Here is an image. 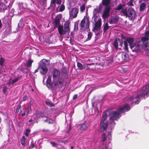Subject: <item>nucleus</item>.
Instances as JSON below:
<instances>
[{
	"mask_svg": "<svg viewBox=\"0 0 149 149\" xmlns=\"http://www.w3.org/2000/svg\"><path fill=\"white\" fill-rule=\"evenodd\" d=\"M65 9V6L63 4H62L60 7L59 10L60 12L63 11Z\"/></svg>",
	"mask_w": 149,
	"mask_h": 149,
	"instance_id": "45",
	"label": "nucleus"
},
{
	"mask_svg": "<svg viewBox=\"0 0 149 149\" xmlns=\"http://www.w3.org/2000/svg\"><path fill=\"white\" fill-rule=\"evenodd\" d=\"M7 85L8 86H10L11 84H13L14 83H13V81L12 80V78H10L9 80L8 81L7 83Z\"/></svg>",
	"mask_w": 149,
	"mask_h": 149,
	"instance_id": "43",
	"label": "nucleus"
},
{
	"mask_svg": "<svg viewBox=\"0 0 149 149\" xmlns=\"http://www.w3.org/2000/svg\"><path fill=\"white\" fill-rule=\"evenodd\" d=\"M92 33L91 32H88V37L86 40V41L90 40L92 37Z\"/></svg>",
	"mask_w": 149,
	"mask_h": 149,
	"instance_id": "36",
	"label": "nucleus"
},
{
	"mask_svg": "<svg viewBox=\"0 0 149 149\" xmlns=\"http://www.w3.org/2000/svg\"><path fill=\"white\" fill-rule=\"evenodd\" d=\"M5 58L2 57L0 58V65L2 66L3 65V63L5 61Z\"/></svg>",
	"mask_w": 149,
	"mask_h": 149,
	"instance_id": "46",
	"label": "nucleus"
},
{
	"mask_svg": "<svg viewBox=\"0 0 149 149\" xmlns=\"http://www.w3.org/2000/svg\"><path fill=\"white\" fill-rule=\"evenodd\" d=\"M124 6V4H119L118 6L116 8H115V9L118 10H120L121 9L122 10V9H123V7Z\"/></svg>",
	"mask_w": 149,
	"mask_h": 149,
	"instance_id": "34",
	"label": "nucleus"
},
{
	"mask_svg": "<svg viewBox=\"0 0 149 149\" xmlns=\"http://www.w3.org/2000/svg\"><path fill=\"white\" fill-rule=\"evenodd\" d=\"M108 23H106L103 25L104 28L103 31L104 32H105L109 27V26H108Z\"/></svg>",
	"mask_w": 149,
	"mask_h": 149,
	"instance_id": "37",
	"label": "nucleus"
},
{
	"mask_svg": "<svg viewBox=\"0 0 149 149\" xmlns=\"http://www.w3.org/2000/svg\"><path fill=\"white\" fill-rule=\"evenodd\" d=\"M34 144L32 142V143H31L30 145V147L31 148H33L34 147Z\"/></svg>",
	"mask_w": 149,
	"mask_h": 149,
	"instance_id": "62",
	"label": "nucleus"
},
{
	"mask_svg": "<svg viewBox=\"0 0 149 149\" xmlns=\"http://www.w3.org/2000/svg\"><path fill=\"white\" fill-rule=\"evenodd\" d=\"M56 0H51V4L54 5V7L56 6Z\"/></svg>",
	"mask_w": 149,
	"mask_h": 149,
	"instance_id": "56",
	"label": "nucleus"
},
{
	"mask_svg": "<svg viewBox=\"0 0 149 149\" xmlns=\"http://www.w3.org/2000/svg\"><path fill=\"white\" fill-rule=\"evenodd\" d=\"M24 111L25 112L26 114L27 115V116L28 115V113H29V109H25L24 110Z\"/></svg>",
	"mask_w": 149,
	"mask_h": 149,
	"instance_id": "57",
	"label": "nucleus"
},
{
	"mask_svg": "<svg viewBox=\"0 0 149 149\" xmlns=\"http://www.w3.org/2000/svg\"><path fill=\"white\" fill-rule=\"evenodd\" d=\"M146 4L145 2L142 3L140 5L139 10L140 11H142L144 10L146 8Z\"/></svg>",
	"mask_w": 149,
	"mask_h": 149,
	"instance_id": "30",
	"label": "nucleus"
},
{
	"mask_svg": "<svg viewBox=\"0 0 149 149\" xmlns=\"http://www.w3.org/2000/svg\"><path fill=\"white\" fill-rule=\"evenodd\" d=\"M111 0H102V5L104 8L102 14V17L104 19L107 18L109 15V12L111 10Z\"/></svg>",
	"mask_w": 149,
	"mask_h": 149,
	"instance_id": "3",
	"label": "nucleus"
},
{
	"mask_svg": "<svg viewBox=\"0 0 149 149\" xmlns=\"http://www.w3.org/2000/svg\"><path fill=\"white\" fill-rule=\"evenodd\" d=\"M125 41H127V43H128L130 47L133 44V43L134 42V38L130 37H127L126 38V40Z\"/></svg>",
	"mask_w": 149,
	"mask_h": 149,
	"instance_id": "23",
	"label": "nucleus"
},
{
	"mask_svg": "<svg viewBox=\"0 0 149 149\" xmlns=\"http://www.w3.org/2000/svg\"><path fill=\"white\" fill-rule=\"evenodd\" d=\"M55 81L58 84V88H61L63 86L64 80L63 78H59L58 79V80Z\"/></svg>",
	"mask_w": 149,
	"mask_h": 149,
	"instance_id": "22",
	"label": "nucleus"
},
{
	"mask_svg": "<svg viewBox=\"0 0 149 149\" xmlns=\"http://www.w3.org/2000/svg\"><path fill=\"white\" fill-rule=\"evenodd\" d=\"M6 29L5 31L3 33V35L4 38L7 36L11 34L12 33L11 27H6Z\"/></svg>",
	"mask_w": 149,
	"mask_h": 149,
	"instance_id": "21",
	"label": "nucleus"
},
{
	"mask_svg": "<svg viewBox=\"0 0 149 149\" xmlns=\"http://www.w3.org/2000/svg\"><path fill=\"white\" fill-rule=\"evenodd\" d=\"M18 126L20 127H22L23 126V123L21 121H19L18 123Z\"/></svg>",
	"mask_w": 149,
	"mask_h": 149,
	"instance_id": "55",
	"label": "nucleus"
},
{
	"mask_svg": "<svg viewBox=\"0 0 149 149\" xmlns=\"http://www.w3.org/2000/svg\"><path fill=\"white\" fill-rule=\"evenodd\" d=\"M28 99V97L27 95H25L23 97L22 99L21 100V103L22 102L25 101Z\"/></svg>",
	"mask_w": 149,
	"mask_h": 149,
	"instance_id": "50",
	"label": "nucleus"
},
{
	"mask_svg": "<svg viewBox=\"0 0 149 149\" xmlns=\"http://www.w3.org/2000/svg\"><path fill=\"white\" fill-rule=\"evenodd\" d=\"M127 4L128 6H134L133 3V0H130L129 2L127 3Z\"/></svg>",
	"mask_w": 149,
	"mask_h": 149,
	"instance_id": "53",
	"label": "nucleus"
},
{
	"mask_svg": "<svg viewBox=\"0 0 149 149\" xmlns=\"http://www.w3.org/2000/svg\"><path fill=\"white\" fill-rule=\"evenodd\" d=\"M130 109V107L128 104H126L118 108L112 112V120H117L121 116V113L127 112Z\"/></svg>",
	"mask_w": 149,
	"mask_h": 149,
	"instance_id": "1",
	"label": "nucleus"
},
{
	"mask_svg": "<svg viewBox=\"0 0 149 149\" xmlns=\"http://www.w3.org/2000/svg\"><path fill=\"white\" fill-rule=\"evenodd\" d=\"M34 123L33 122H32L31 123H28V121L27 122V124L29 126V128H31L33 125L34 124Z\"/></svg>",
	"mask_w": 149,
	"mask_h": 149,
	"instance_id": "52",
	"label": "nucleus"
},
{
	"mask_svg": "<svg viewBox=\"0 0 149 149\" xmlns=\"http://www.w3.org/2000/svg\"><path fill=\"white\" fill-rule=\"evenodd\" d=\"M130 47L133 52L137 53L141 51L140 45L137 41L135 42Z\"/></svg>",
	"mask_w": 149,
	"mask_h": 149,
	"instance_id": "12",
	"label": "nucleus"
},
{
	"mask_svg": "<svg viewBox=\"0 0 149 149\" xmlns=\"http://www.w3.org/2000/svg\"><path fill=\"white\" fill-rule=\"evenodd\" d=\"M124 47L123 49L127 51L128 50V44L127 41H124L123 42Z\"/></svg>",
	"mask_w": 149,
	"mask_h": 149,
	"instance_id": "35",
	"label": "nucleus"
},
{
	"mask_svg": "<svg viewBox=\"0 0 149 149\" xmlns=\"http://www.w3.org/2000/svg\"><path fill=\"white\" fill-rule=\"evenodd\" d=\"M2 20L4 24L5 25V27H11L10 24L11 19V18L9 17V16H5L2 19Z\"/></svg>",
	"mask_w": 149,
	"mask_h": 149,
	"instance_id": "13",
	"label": "nucleus"
},
{
	"mask_svg": "<svg viewBox=\"0 0 149 149\" xmlns=\"http://www.w3.org/2000/svg\"><path fill=\"white\" fill-rule=\"evenodd\" d=\"M149 91V84L146 85L143 88L141 91L142 95L143 96L146 95V96H148Z\"/></svg>",
	"mask_w": 149,
	"mask_h": 149,
	"instance_id": "17",
	"label": "nucleus"
},
{
	"mask_svg": "<svg viewBox=\"0 0 149 149\" xmlns=\"http://www.w3.org/2000/svg\"><path fill=\"white\" fill-rule=\"evenodd\" d=\"M8 89V88L6 86H4L3 87V92L4 94H6Z\"/></svg>",
	"mask_w": 149,
	"mask_h": 149,
	"instance_id": "48",
	"label": "nucleus"
},
{
	"mask_svg": "<svg viewBox=\"0 0 149 149\" xmlns=\"http://www.w3.org/2000/svg\"><path fill=\"white\" fill-rule=\"evenodd\" d=\"M33 62V60L31 59H29L26 62L25 64V66L27 67H30L32 65V63Z\"/></svg>",
	"mask_w": 149,
	"mask_h": 149,
	"instance_id": "31",
	"label": "nucleus"
},
{
	"mask_svg": "<svg viewBox=\"0 0 149 149\" xmlns=\"http://www.w3.org/2000/svg\"><path fill=\"white\" fill-rule=\"evenodd\" d=\"M55 40L56 39L55 38H53V36L51 35L48 37V39L46 42L50 43H52V42H54Z\"/></svg>",
	"mask_w": 149,
	"mask_h": 149,
	"instance_id": "27",
	"label": "nucleus"
},
{
	"mask_svg": "<svg viewBox=\"0 0 149 149\" xmlns=\"http://www.w3.org/2000/svg\"><path fill=\"white\" fill-rule=\"evenodd\" d=\"M102 138H103L102 140H106V137L104 134L102 136Z\"/></svg>",
	"mask_w": 149,
	"mask_h": 149,
	"instance_id": "59",
	"label": "nucleus"
},
{
	"mask_svg": "<svg viewBox=\"0 0 149 149\" xmlns=\"http://www.w3.org/2000/svg\"><path fill=\"white\" fill-rule=\"evenodd\" d=\"M58 30L60 35L62 36L66 34V32H68L70 31L69 23L66 22L64 24V29L63 26L59 25L58 27Z\"/></svg>",
	"mask_w": 149,
	"mask_h": 149,
	"instance_id": "6",
	"label": "nucleus"
},
{
	"mask_svg": "<svg viewBox=\"0 0 149 149\" xmlns=\"http://www.w3.org/2000/svg\"><path fill=\"white\" fill-rule=\"evenodd\" d=\"M78 97V95L77 94L74 95L72 99L75 100Z\"/></svg>",
	"mask_w": 149,
	"mask_h": 149,
	"instance_id": "60",
	"label": "nucleus"
},
{
	"mask_svg": "<svg viewBox=\"0 0 149 149\" xmlns=\"http://www.w3.org/2000/svg\"><path fill=\"white\" fill-rule=\"evenodd\" d=\"M54 80L59 78L60 75V72L56 69H54L52 72Z\"/></svg>",
	"mask_w": 149,
	"mask_h": 149,
	"instance_id": "15",
	"label": "nucleus"
},
{
	"mask_svg": "<svg viewBox=\"0 0 149 149\" xmlns=\"http://www.w3.org/2000/svg\"><path fill=\"white\" fill-rule=\"evenodd\" d=\"M99 8L100 9H99L97 8L95 9H94L93 12V16L92 17V19H98V18H100L99 17H98L99 13L100 12V10L101 9V7L100 6V5L99 6Z\"/></svg>",
	"mask_w": 149,
	"mask_h": 149,
	"instance_id": "18",
	"label": "nucleus"
},
{
	"mask_svg": "<svg viewBox=\"0 0 149 149\" xmlns=\"http://www.w3.org/2000/svg\"><path fill=\"white\" fill-rule=\"evenodd\" d=\"M45 103L46 105L50 107H53L55 105L54 104L51 102L46 101Z\"/></svg>",
	"mask_w": 149,
	"mask_h": 149,
	"instance_id": "40",
	"label": "nucleus"
},
{
	"mask_svg": "<svg viewBox=\"0 0 149 149\" xmlns=\"http://www.w3.org/2000/svg\"><path fill=\"white\" fill-rule=\"evenodd\" d=\"M149 44V42L148 41L144 43H143V45H142V47L143 49L146 48L148 46Z\"/></svg>",
	"mask_w": 149,
	"mask_h": 149,
	"instance_id": "42",
	"label": "nucleus"
},
{
	"mask_svg": "<svg viewBox=\"0 0 149 149\" xmlns=\"http://www.w3.org/2000/svg\"><path fill=\"white\" fill-rule=\"evenodd\" d=\"M51 143L52 145V146H55L56 145V144L54 142H51Z\"/></svg>",
	"mask_w": 149,
	"mask_h": 149,
	"instance_id": "63",
	"label": "nucleus"
},
{
	"mask_svg": "<svg viewBox=\"0 0 149 149\" xmlns=\"http://www.w3.org/2000/svg\"><path fill=\"white\" fill-rule=\"evenodd\" d=\"M118 39H116L114 40L113 45L116 49H118Z\"/></svg>",
	"mask_w": 149,
	"mask_h": 149,
	"instance_id": "38",
	"label": "nucleus"
},
{
	"mask_svg": "<svg viewBox=\"0 0 149 149\" xmlns=\"http://www.w3.org/2000/svg\"><path fill=\"white\" fill-rule=\"evenodd\" d=\"M7 10L6 6L3 3L0 2V12H4L6 10Z\"/></svg>",
	"mask_w": 149,
	"mask_h": 149,
	"instance_id": "29",
	"label": "nucleus"
},
{
	"mask_svg": "<svg viewBox=\"0 0 149 149\" xmlns=\"http://www.w3.org/2000/svg\"><path fill=\"white\" fill-rule=\"evenodd\" d=\"M121 38L122 39L126 40V38H127V37H126V36H124L123 35H121Z\"/></svg>",
	"mask_w": 149,
	"mask_h": 149,
	"instance_id": "61",
	"label": "nucleus"
},
{
	"mask_svg": "<svg viewBox=\"0 0 149 149\" xmlns=\"http://www.w3.org/2000/svg\"><path fill=\"white\" fill-rule=\"evenodd\" d=\"M30 132L31 130L30 128L28 127L26 128L25 130L24 131V134L26 136H29Z\"/></svg>",
	"mask_w": 149,
	"mask_h": 149,
	"instance_id": "32",
	"label": "nucleus"
},
{
	"mask_svg": "<svg viewBox=\"0 0 149 149\" xmlns=\"http://www.w3.org/2000/svg\"><path fill=\"white\" fill-rule=\"evenodd\" d=\"M61 72L63 75H67L68 73V71L65 68H63Z\"/></svg>",
	"mask_w": 149,
	"mask_h": 149,
	"instance_id": "41",
	"label": "nucleus"
},
{
	"mask_svg": "<svg viewBox=\"0 0 149 149\" xmlns=\"http://www.w3.org/2000/svg\"><path fill=\"white\" fill-rule=\"evenodd\" d=\"M112 111L111 109H107L104 112L103 115V118L101 121V129H102V131L105 130L107 128L108 124V122L105 120L107 117L110 115L109 119L112 120Z\"/></svg>",
	"mask_w": 149,
	"mask_h": 149,
	"instance_id": "2",
	"label": "nucleus"
},
{
	"mask_svg": "<svg viewBox=\"0 0 149 149\" xmlns=\"http://www.w3.org/2000/svg\"><path fill=\"white\" fill-rule=\"evenodd\" d=\"M36 115L37 116V117H38L40 116V117L39 118H43L42 120L43 121V120H45L46 119V118H43L42 117V116H43V117H46V116H45L43 114H42L39 113H37L36 114Z\"/></svg>",
	"mask_w": 149,
	"mask_h": 149,
	"instance_id": "47",
	"label": "nucleus"
},
{
	"mask_svg": "<svg viewBox=\"0 0 149 149\" xmlns=\"http://www.w3.org/2000/svg\"><path fill=\"white\" fill-rule=\"evenodd\" d=\"M87 123L86 122L84 123L79 125V128L81 130H85L87 128Z\"/></svg>",
	"mask_w": 149,
	"mask_h": 149,
	"instance_id": "26",
	"label": "nucleus"
},
{
	"mask_svg": "<svg viewBox=\"0 0 149 149\" xmlns=\"http://www.w3.org/2000/svg\"><path fill=\"white\" fill-rule=\"evenodd\" d=\"M47 62V60L43 59L38 64L40 68V72L41 74L44 75L46 74L48 71L47 66L46 63Z\"/></svg>",
	"mask_w": 149,
	"mask_h": 149,
	"instance_id": "5",
	"label": "nucleus"
},
{
	"mask_svg": "<svg viewBox=\"0 0 149 149\" xmlns=\"http://www.w3.org/2000/svg\"><path fill=\"white\" fill-rule=\"evenodd\" d=\"M42 117L46 118V119L43 120V121L45 122H47L49 124H52L54 122V120L51 118H48L47 117H43L42 116Z\"/></svg>",
	"mask_w": 149,
	"mask_h": 149,
	"instance_id": "24",
	"label": "nucleus"
},
{
	"mask_svg": "<svg viewBox=\"0 0 149 149\" xmlns=\"http://www.w3.org/2000/svg\"><path fill=\"white\" fill-rule=\"evenodd\" d=\"M79 10L77 8L74 7L71 9L69 12V14L71 17L73 18H76L77 15Z\"/></svg>",
	"mask_w": 149,
	"mask_h": 149,
	"instance_id": "14",
	"label": "nucleus"
},
{
	"mask_svg": "<svg viewBox=\"0 0 149 149\" xmlns=\"http://www.w3.org/2000/svg\"><path fill=\"white\" fill-rule=\"evenodd\" d=\"M85 8V6L84 4H83L80 7V11L82 12H83Z\"/></svg>",
	"mask_w": 149,
	"mask_h": 149,
	"instance_id": "49",
	"label": "nucleus"
},
{
	"mask_svg": "<svg viewBox=\"0 0 149 149\" xmlns=\"http://www.w3.org/2000/svg\"><path fill=\"white\" fill-rule=\"evenodd\" d=\"M95 65V63H91L88 64H84L83 65L84 66V69H85L86 70H93V67H90V66L93 65Z\"/></svg>",
	"mask_w": 149,
	"mask_h": 149,
	"instance_id": "20",
	"label": "nucleus"
},
{
	"mask_svg": "<svg viewBox=\"0 0 149 149\" xmlns=\"http://www.w3.org/2000/svg\"><path fill=\"white\" fill-rule=\"evenodd\" d=\"M118 40L119 43V46L122 47L123 44V40H121L120 39H118Z\"/></svg>",
	"mask_w": 149,
	"mask_h": 149,
	"instance_id": "54",
	"label": "nucleus"
},
{
	"mask_svg": "<svg viewBox=\"0 0 149 149\" xmlns=\"http://www.w3.org/2000/svg\"><path fill=\"white\" fill-rule=\"evenodd\" d=\"M21 77V76H18L16 78H15L13 80H12L14 84L19 79H20Z\"/></svg>",
	"mask_w": 149,
	"mask_h": 149,
	"instance_id": "44",
	"label": "nucleus"
},
{
	"mask_svg": "<svg viewBox=\"0 0 149 149\" xmlns=\"http://www.w3.org/2000/svg\"><path fill=\"white\" fill-rule=\"evenodd\" d=\"M92 108L89 110L88 114L90 115H93L95 113L96 110L99 112L100 110L101 105L100 104H97L96 105V108H94V105L93 103H92Z\"/></svg>",
	"mask_w": 149,
	"mask_h": 149,
	"instance_id": "11",
	"label": "nucleus"
},
{
	"mask_svg": "<svg viewBox=\"0 0 149 149\" xmlns=\"http://www.w3.org/2000/svg\"><path fill=\"white\" fill-rule=\"evenodd\" d=\"M21 102H20L18 105L16 109V112H17V113H18L19 112V110L21 109Z\"/></svg>",
	"mask_w": 149,
	"mask_h": 149,
	"instance_id": "51",
	"label": "nucleus"
},
{
	"mask_svg": "<svg viewBox=\"0 0 149 149\" xmlns=\"http://www.w3.org/2000/svg\"><path fill=\"white\" fill-rule=\"evenodd\" d=\"M61 1L62 0H56V3L59 5L61 4Z\"/></svg>",
	"mask_w": 149,
	"mask_h": 149,
	"instance_id": "58",
	"label": "nucleus"
},
{
	"mask_svg": "<svg viewBox=\"0 0 149 149\" xmlns=\"http://www.w3.org/2000/svg\"><path fill=\"white\" fill-rule=\"evenodd\" d=\"M149 31H148L145 33V36L141 38V41L143 43L148 41L149 40Z\"/></svg>",
	"mask_w": 149,
	"mask_h": 149,
	"instance_id": "19",
	"label": "nucleus"
},
{
	"mask_svg": "<svg viewBox=\"0 0 149 149\" xmlns=\"http://www.w3.org/2000/svg\"><path fill=\"white\" fill-rule=\"evenodd\" d=\"M77 66L79 68L80 70L84 69L83 65L79 62H77Z\"/></svg>",
	"mask_w": 149,
	"mask_h": 149,
	"instance_id": "39",
	"label": "nucleus"
},
{
	"mask_svg": "<svg viewBox=\"0 0 149 149\" xmlns=\"http://www.w3.org/2000/svg\"><path fill=\"white\" fill-rule=\"evenodd\" d=\"M93 23H95L94 27L93 28V31L95 32H97L100 30L102 24V20L100 18L98 19H93Z\"/></svg>",
	"mask_w": 149,
	"mask_h": 149,
	"instance_id": "10",
	"label": "nucleus"
},
{
	"mask_svg": "<svg viewBox=\"0 0 149 149\" xmlns=\"http://www.w3.org/2000/svg\"><path fill=\"white\" fill-rule=\"evenodd\" d=\"M90 21L88 17H84L83 19L81 21L80 24V30L83 31L89 27Z\"/></svg>",
	"mask_w": 149,
	"mask_h": 149,
	"instance_id": "8",
	"label": "nucleus"
},
{
	"mask_svg": "<svg viewBox=\"0 0 149 149\" xmlns=\"http://www.w3.org/2000/svg\"><path fill=\"white\" fill-rule=\"evenodd\" d=\"M121 12L126 17H128L130 20H134L136 14L135 11L132 7H130L127 10L126 8L121 10Z\"/></svg>",
	"mask_w": 149,
	"mask_h": 149,
	"instance_id": "4",
	"label": "nucleus"
},
{
	"mask_svg": "<svg viewBox=\"0 0 149 149\" xmlns=\"http://www.w3.org/2000/svg\"><path fill=\"white\" fill-rule=\"evenodd\" d=\"M47 86L49 88L52 90H56L58 87V84L56 82L55 80H54L52 83L50 77H48L46 81Z\"/></svg>",
	"mask_w": 149,
	"mask_h": 149,
	"instance_id": "7",
	"label": "nucleus"
},
{
	"mask_svg": "<svg viewBox=\"0 0 149 149\" xmlns=\"http://www.w3.org/2000/svg\"><path fill=\"white\" fill-rule=\"evenodd\" d=\"M24 24L23 22V20L22 19H21L19 21V22L18 24V27L16 29V31L15 32V33L16 32H17L18 31L19 28L20 27H22L24 26Z\"/></svg>",
	"mask_w": 149,
	"mask_h": 149,
	"instance_id": "28",
	"label": "nucleus"
},
{
	"mask_svg": "<svg viewBox=\"0 0 149 149\" xmlns=\"http://www.w3.org/2000/svg\"><path fill=\"white\" fill-rule=\"evenodd\" d=\"M21 143L23 145H25V140H21Z\"/></svg>",
	"mask_w": 149,
	"mask_h": 149,
	"instance_id": "64",
	"label": "nucleus"
},
{
	"mask_svg": "<svg viewBox=\"0 0 149 149\" xmlns=\"http://www.w3.org/2000/svg\"><path fill=\"white\" fill-rule=\"evenodd\" d=\"M122 59L123 60L127 61L129 59V56L126 52H123L121 55Z\"/></svg>",
	"mask_w": 149,
	"mask_h": 149,
	"instance_id": "25",
	"label": "nucleus"
},
{
	"mask_svg": "<svg viewBox=\"0 0 149 149\" xmlns=\"http://www.w3.org/2000/svg\"><path fill=\"white\" fill-rule=\"evenodd\" d=\"M119 20V17L118 16H115L112 18V24L117 23Z\"/></svg>",
	"mask_w": 149,
	"mask_h": 149,
	"instance_id": "33",
	"label": "nucleus"
},
{
	"mask_svg": "<svg viewBox=\"0 0 149 149\" xmlns=\"http://www.w3.org/2000/svg\"><path fill=\"white\" fill-rule=\"evenodd\" d=\"M18 9H17V13L14 14V9L13 8L11 9V12L12 13V17H13V15H19L20 14L21 12L23 11L24 8L26 7V3H24L22 2H19L18 3Z\"/></svg>",
	"mask_w": 149,
	"mask_h": 149,
	"instance_id": "9",
	"label": "nucleus"
},
{
	"mask_svg": "<svg viewBox=\"0 0 149 149\" xmlns=\"http://www.w3.org/2000/svg\"><path fill=\"white\" fill-rule=\"evenodd\" d=\"M62 18L61 14L57 15L55 17L54 20V24L55 27L58 26L59 25L60 20Z\"/></svg>",
	"mask_w": 149,
	"mask_h": 149,
	"instance_id": "16",
	"label": "nucleus"
}]
</instances>
